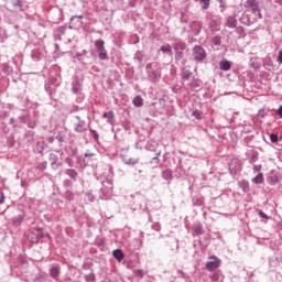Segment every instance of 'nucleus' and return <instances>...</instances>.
<instances>
[{
    "label": "nucleus",
    "mask_w": 282,
    "mask_h": 282,
    "mask_svg": "<svg viewBox=\"0 0 282 282\" xmlns=\"http://www.w3.org/2000/svg\"><path fill=\"white\" fill-rule=\"evenodd\" d=\"M261 169H262L261 164L253 165V171H261Z\"/></svg>",
    "instance_id": "obj_47"
},
{
    "label": "nucleus",
    "mask_w": 282,
    "mask_h": 282,
    "mask_svg": "<svg viewBox=\"0 0 282 282\" xmlns=\"http://www.w3.org/2000/svg\"><path fill=\"white\" fill-rule=\"evenodd\" d=\"M221 36L217 35V36H214L212 39V47H214V50H220L221 47Z\"/></svg>",
    "instance_id": "obj_12"
},
{
    "label": "nucleus",
    "mask_w": 282,
    "mask_h": 282,
    "mask_svg": "<svg viewBox=\"0 0 282 282\" xmlns=\"http://www.w3.org/2000/svg\"><path fill=\"white\" fill-rule=\"evenodd\" d=\"M184 57V50H180L177 54H175V59L181 61Z\"/></svg>",
    "instance_id": "obj_36"
},
{
    "label": "nucleus",
    "mask_w": 282,
    "mask_h": 282,
    "mask_svg": "<svg viewBox=\"0 0 282 282\" xmlns=\"http://www.w3.org/2000/svg\"><path fill=\"white\" fill-rule=\"evenodd\" d=\"M276 113L280 118H282V105L279 107V109L276 110Z\"/></svg>",
    "instance_id": "obj_48"
},
{
    "label": "nucleus",
    "mask_w": 282,
    "mask_h": 282,
    "mask_svg": "<svg viewBox=\"0 0 282 282\" xmlns=\"http://www.w3.org/2000/svg\"><path fill=\"white\" fill-rule=\"evenodd\" d=\"M90 133L93 134V138L98 141L99 140V133L96 131V129H89Z\"/></svg>",
    "instance_id": "obj_35"
},
{
    "label": "nucleus",
    "mask_w": 282,
    "mask_h": 282,
    "mask_svg": "<svg viewBox=\"0 0 282 282\" xmlns=\"http://www.w3.org/2000/svg\"><path fill=\"white\" fill-rule=\"evenodd\" d=\"M192 28H195L196 29L195 32L198 33L202 30V23H199V21H194L192 23Z\"/></svg>",
    "instance_id": "obj_27"
},
{
    "label": "nucleus",
    "mask_w": 282,
    "mask_h": 282,
    "mask_svg": "<svg viewBox=\"0 0 282 282\" xmlns=\"http://www.w3.org/2000/svg\"><path fill=\"white\" fill-rule=\"evenodd\" d=\"M252 182L254 184H262V182H264V175L263 173H258L253 178Z\"/></svg>",
    "instance_id": "obj_16"
},
{
    "label": "nucleus",
    "mask_w": 282,
    "mask_h": 282,
    "mask_svg": "<svg viewBox=\"0 0 282 282\" xmlns=\"http://www.w3.org/2000/svg\"><path fill=\"white\" fill-rule=\"evenodd\" d=\"M234 167V162H231V164H229V169H232Z\"/></svg>",
    "instance_id": "obj_55"
},
{
    "label": "nucleus",
    "mask_w": 282,
    "mask_h": 282,
    "mask_svg": "<svg viewBox=\"0 0 282 282\" xmlns=\"http://www.w3.org/2000/svg\"><path fill=\"white\" fill-rule=\"evenodd\" d=\"M95 48L100 61L109 59V54L105 47V41H102V39H98L97 41H95Z\"/></svg>",
    "instance_id": "obj_4"
},
{
    "label": "nucleus",
    "mask_w": 282,
    "mask_h": 282,
    "mask_svg": "<svg viewBox=\"0 0 282 282\" xmlns=\"http://www.w3.org/2000/svg\"><path fill=\"white\" fill-rule=\"evenodd\" d=\"M271 142H279V135L278 133H271L270 134Z\"/></svg>",
    "instance_id": "obj_37"
},
{
    "label": "nucleus",
    "mask_w": 282,
    "mask_h": 282,
    "mask_svg": "<svg viewBox=\"0 0 282 282\" xmlns=\"http://www.w3.org/2000/svg\"><path fill=\"white\" fill-rule=\"evenodd\" d=\"M259 216L263 219H269V215H267V213H264L263 210H259Z\"/></svg>",
    "instance_id": "obj_41"
},
{
    "label": "nucleus",
    "mask_w": 282,
    "mask_h": 282,
    "mask_svg": "<svg viewBox=\"0 0 282 282\" xmlns=\"http://www.w3.org/2000/svg\"><path fill=\"white\" fill-rule=\"evenodd\" d=\"M6 202V195L3 192L0 194V204H3Z\"/></svg>",
    "instance_id": "obj_45"
},
{
    "label": "nucleus",
    "mask_w": 282,
    "mask_h": 282,
    "mask_svg": "<svg viewBox=\"0 0 282 282\" xmlns=\"http://www.w3.org/2000/svg\"><path fill=\"white\" fill-rule=\"evenodd\" d=\"M86 281H94L96 279L94 272H90L89 274L85 275Z\"/></svg>",
    "instance_id": "obj_38"
},
{
    "label": "nucleus",
    "mask_w": 282,
    "mask_h": 282,
    "mask_svg": "<svg viewBox=\"0 0 282 282\" xmlns=\"http://www.w3.org/2000/svg\"><path fill=\"white\" fill-rule=\"evenodd\" d=\"M173 47L175 54H177V52H180L181 50H186V43L184 41H181L180 39H176L175 42L173 43Z\"/></svg>",
    "instance_id": "obj_10"
},
{
    "label": "nucleus",
    "mask_w": 282,
    "mask_h": 282,
    "mask_svg": "<svg viewBox=\"0 0 282 282\" xmlns=\"http://www.w3.org/2000/svg\"><path fill=\"white\" fill-rule=\"evenodd\" d=\"M66 174L73 180H76L78 177V173L75 169H67Z\"/></svg>",
    "instance_id": "obj_20"
},
{
    "label": "nucleus",
    "mask_w": 282,
    "mask_h": 282,
    "mask_svg": "<svg viewBox=\"0 0 282 282\" xmlns=\"http://www.w3.org/2000/svg\"><path fill=\"white\" fill-rule=\"evenodd\" d=\"M209 28H212V30H216V32H218L220 30L219 23H217V21H215V20H212L209 22Z\"/></svg>",
    "instance_id": "obj_23"
},
{
    "label": "nucleus",
    "mask_w": 282,
    "mask_h": 282,
    "mask_svg": "<svg viewBox=\"0 0 282 282\" xmlns=\"http://www.w3.org/2000/svg\"><path fill=\"white\" fill-rule=\"evenodd\" d=\"M28 127H30L31 129H34L36 127V122H29Z\"/></svg>",
    "instance_id": "obj_49"
},
{
    "label": "nucleus",
    "mask_w": 282,
    "mask_h": 282,
    "mask_svg": "<svg viewBox=\"0 0 282 282\" xmlns=\"http://www.w3.org/2000/svg\"><path fill=\"white\" fill-rule=\"evenodd\" d=\"M162 175H163L164 180H171L172 171H170V169H167L166 171L162 172Z\"/></svg>",
    "instance_id": "obj_31"
},
{
    "label": "nucleus",
    "mask_w": 282,
    "mask_h": 282,
    "mask_svg": "<svg viewBox=\"0 0 282 282\" xmlns=\"http://www.w3.org/2000/svg\"><path fill=\"white\" fill-rule=\"evenodd\" d=\"M147 78L150 83H159L162 78V67L159 63H148L145 65Z\"/></svg>",
    "instance_id": "obj_1"
},
{
    "label": "nucleus",
    "mask_w": 282,
    "mask_h": 282,
    "mask_svg": "<svg viewBox=\"0 0 282 282\" xmlns=\"http://www.w3.org/2000/svg\"><path fill=\"white\" fill-rule=\"evenodd\" d=\"M74 19H76V17H72V21H74Z\"/></svg>",
    "instance_id": "obj_58"
},
{
    "label": "nucleus",
    "mask_w": 282,
    "mask_h": 282,
    "mask_svg": "<svg viewBox=\"0 0 282 282\" xmlns=\"http://www.w3.org/2000/svg\"><path fill=\"white\" fill-rule=\"evenodd\" d=\"M161 52H163V54H172L173 50H172V46L171 45H164L163 47H161Z\"/></svg>",
    "instance_id": "obj_29"
},
{
    "label": "nucleus",
    "mask_w": 282,
    "mask_h": 282,
    "mask_svg": "<svg viewBox=\"0 0 282 282\" xmlns=\"http://www.w3.org/2000/svg\"><path fill=\"white\" fill-rule=\"evenodd\" d=\"M240 187L242 188V191H245V193H247V191H249V182H247L246 180L240 182Z\"/></svg>",
    "instance_id": "obj_32"
},
{
    "label": "nucleus",
    "mask_w": 282,
    "mask_h": 282,
    "mask_svg": "<svg viewBox=\"0 0 282 282\" xmlns=\"http://www.w3.org/2000/svg\"><path fill=\"white\" fill-rule=\"evenodd\" d=\"M262 64H263V59H262V58L252 57V58H250V61H249V65H250V67H252L253 69H261Z\"/></svg>",
    "instance_id": "obj_9"
},
{
    "label": "nucleus",
    "mask_w": 282,
    "mask_h": 282,
    "mask_svg": "<svg viewBox=\"0 0 282 282\" xmlns=\"http://www.w3.org/2000/svg\"><path fill=\"white\" fill-rule=\"evenodd\" d=\"M257 160H258L257 155H252V156L250 158V162H251V163L257 162Z\"/></svg>",
    "instance_id": "obj_51"
},
{
    "label": "nucleus",
    "mask_w": 282,
    "mask_h": 282,
    "mask_svg": "<svg viewBox=\"0 0 282 282\" xmlns=\"http://www.w3.org/2000/svg\"><path fill=\"white\" fill-rule=\"evenodd\" d=\"M104 118H107L108 122H113V118H115L113 111H105Z\"/></svg>",
    "instance_id": "obj_21"
},
{
    "label": "nucleus",
    "mask_w": 282,
    "mask_h": 282,
    "mask_svg": "<svg viewBox=\"0 0 282 282\" xmlns=\"http://www.w3.org/2000/svg\"><path fill=\"white\" fill-rule=\"evenodd\" d=\"M133 274H134V276H139L140 279H143V276H144V272H143V270L140 269V268L134 269V270H133Z\"/></svg>",
    "instance_id": "obj_25"
},
{
    "label": "nucleus",
    "mask_w": 282,
    "mask_h": 282,
    "mask_svg": "<svg viewBox=\"0 0 282 282\" xmlns=\"http://www.w3.org/2000/svg\"><path fill=\"white\" fill-rule=\"evenodd\" d=\"M78 19H83V14H79Z\"/></svg>",
    "instance_id": "obj_57"
},
{
    "label": "nucleus",
    "mask_w": 282,
    "mask_h": 282,
    "mask_svg": "<svg viewBox=\"0 0 282 282\" xmlns=\"http://www.w3.org/2000/svg\"><path fill=\"white\" fill-rule=\"evenodd\" d=\"M212 281L214 282H223L224 281V274L223 272H214V274H212Z\"/></svg>",
    "instance_id": "obj_15"
},
{
    "label": "nucleus",
    "mask_w": 282,
    "mask_h": 282,
    "mask_svg": "<svg viewBox=\"0 0 282 282\" xmlns=\"http://www.w3.org/2000/svg\"><path fill=\"white\" fill-rule=\"evenodd\" d=\"M35 234H36L37 237H40L41 239L44 237L43 230H36Z\"/></svg>",
    "instance_id": "obj_46"
},
{
    "label": "nucleus",
    "mask_w": 282,
    "mask_h": 282,
    "mask_svg": "<svg viewBox=\"0 0 282 282\" xmlns=\"http://www.w3.org/2000/svg\"><path fill=\"white\" fill-rule=\"evenodd\" d=\"M241 170V164H239V162H238V171H240Z\"/></svg>",
    "instance_id": "obj_56"
},
{
    "label": "nucleus",
    "mask_w": 282,
    "mask_h": 282,
    "mask_svg": "<svg viewBox=\"0 0 282 282\" xmlns=\"http://www.w3.org/2000/svg\"><path fill=\"white\" fill-rule=\"evenodd\" d=\"M237 24H238V21H237V19H235V17H229V18L227 19V25H228V28H236Z\"/></svg>",
    "instance_id": "obj_18"
},
{
    "label": "nucleus",
    "mask_w": 282,
    "mask_h": 282,
    "mask_svg": "<svg viewBox=\"0 0 282 282\" xmlns=\"http://www.w3.org/2000/svg\"><path fill=\"white\" fill-rule=\"evenodd\" d=\"M278 63L282 65V50L278 53Z\"/></svg>",
    "instance_id": "obj_43"
},
{
    "label": "nucleus",
    "mask_w": 282,
    "mask_h": 282,
    "mask_svg": "<svg viewBox=\"0 0 282 282\" xmlns=\"http://www.w3.org/2000/svg\"><path fill=\"white\" fill-rule=\"evenodd\" d=\"M65 162H66V164H68V166H74V162H73L72 158H66Z\"/></svg>",
    "instance_id": "obj_42"
},
{
    "label": "nucleus",
    "mask_w": 282,
    "mask_h": 282,
    "mask_svg": "<svg viewBox=\"0 0 282 282\" xmlns=\"http://www.w3.org/2000/svg\"><path fill=\"white\" fill-rule=\"evenodd\" d=\"M12 6H13L14 8H20V10H22V9H23V1H22V0L13 1V2H12Z\"/></svg>",
    "instance_id": "obj_34"
},
{
    "label": "nucleus",
    "mask_w": 282,
    "mask_h": 282,
    "mask_svg": "<svg viewBox=\"0 0 282 282\" xmlns=\"http://www.w3.org/2000/svg\"><path fill=\"white\" fill-rule=\"evenodd\" d=\"M126 164H137L138 160L135 158H123Z\"/></svg>",
    "instance_id": "obj_28"
},
{
    "label": "nucleus",
    "mask_w": 282,
    "mask_h": 282,
    "mask_svg": "<svg viewBox=\"0 0 282 282\" xmlns=\"http://www.w3.org/2000/svg\"><path fill=\"white\" fill-rule=\"evenodd\" d=\"M22 219H23L22 215H18L17 217H13V224L15 226H19L20 224H22Z\"/></svg>",
    "instance_id": "obj_33"
},
{
    "label": "nucleus",
    "mask_w": 282,
    "mask_h": 282,
    "mask_svg": "<svg viewBox=\"0 0 282 282\" xmlns=\"http://www.w3.org/2000/svg\"><path fill=\"white\" fill-rule=\"evenodd\" d=\"M134 107H142L143 106V98L141 96H134L132 99Z\"/></svg>",
    "instance_id": "obj_17"
},
{
    "label": "nucleus",
    "mask_w": 282,
    "mask_h": 282,
    "mask_svg": "<svg viewBox=\"0 0 282 282\" xmlns=\"http://www.w3.org/2000/svg\"><path fill=\"white\" fill-rule=\"evenodd\" d=\"M219 66L223 72H229V69H231L230 61H220Z\"/></svg>",
    "instance_id": "obj_13"
},
{
    "label": "nucleus",
    "mask_w": 282,
    "mask_h": 282,
    "mask_svg": "<svg viewBox=\"0 0 282 282\" xmlns=\"http://www.w3.org/2000/svg\"><path fill=\"white\" fill-rule=\"evenodd\" d=\"M199 4L203 8V10H208L210 0H199Z\"/></svg>",
    "instance_id": "obj_24"
},
{
    "label": "nucleus",
    "mask_w": 282,
    "mask_h": 282,
    "mask_svg": "<svg viewBox=\"0 0 282 282\" xmlns=\"http://www.w3.org/2000/svg\"><path fill=\"white\" fill-rule=\"evenodd\" d=\"M76 120H78V122H76L75 124V131L77 133H84L85 131H87V124L85 120H82L80 116H76Z\"/></svg>",
    "instance_id": "obj_6"
},
{
    "label": "nucleus",
    "mask_w": 282,
    "mask_h": 282,
    "mask_svg": "<svg viewBox=\"0 0 282 282\" xmlns=\"http://www.w3.org/2000/svg\"><path fill=\"white\" fill-rule=\"evenodd\" d=\"M203 234V226L200 224H196V226H194V230H193V235H202Z\"/></svg>",
    "instance_id": "obj_22"
},
{
    "label": "nucleus",
    "mask_w": 282,
    "mask_h": 282,
    "mask_svg": "<svg viewBox=\"0 0 282 282\" xmlns=\"http://www.w3.org/2000/svg\"><path fill=\"white\" fill-rule=\"evenodd\" d=\"M245 8L247 10H250L253 14V18L250 23H254V21H258L259 19H262L261 8H260V1L259 0H247L245 2Z\"/></svg>",
    "instance_id": "obj_2"
},
{
    "label": "nucleus",
    "mask_w": 282,
    "mask_h": 282,
    "mask_svg": "<svg viewBox=\"0 0 282 282\" xmlns=\"http://www.w3.org/2000/svg\"><path fill=\"white\" fill-rule=\"evenodd\" d=\"M50 274L51 276H53V279L58 281V276L61 274V265H52V268L50 269Z\"/></svg>",
    "instance_id": "obj_11"
},
{
    "label": "nucleus",
    "mask_w": 282,
    "mask_h": 282,
    "mask_svg": "<svg viewBox=\"0 0 282 282\" xmlns=\"http://www.w3.org/2000/svg\"><path fill=\"white\" fill-rule=\"evenodd\" d=\"M112 254H113L115 259H117L118 261H122V259H124V252L119 248L113 250Z\"/></svg>",
    "instance_id": "obj_14"
},
{
    "label": "nucleus",
    "mask_w": 282,
    "mask_h": 282,
    "mask_svg": "<svg viewBox=\"0 0 282 282\" xmlns=\"http://www.w3.org/2000/svg\"><path fill=\"white\" fill-rule=\"evenodd\" d=\"M220 261L218 257H210L209 261L206 263L207 270H215L216 268H219Z\"/></svg>",
    "instance_id": "obj_8"
},
{
    "label": "nucleus",
    "mask_w": 282,
    "mask_h": 282,
    "mask_svg": "<svg viewBox=\"0 0 282 282\" xmlns=\"http://www.w3.org/2000/svg\"><path fill=\"white\" fill-rule=\"evenodd\" d=\"M91 155H94V153H85L86 158H91Z\"/></svg>",
    "instance_id": "obj_52"
},
{
    "label": "nucleus",
    "mask_w": 282,
    "mask_h": 282,
    "mask_svg": "<svg viewBox=\"0 0 282 282\" xmlns=\"http://www.w3.org/2000/svg\"><path fill=\"white\" fill-rule=\"evenodd\" d=\"M48 160L51 162L52 169L55 171L58 169V166H62L63 162L58 160V155L56 153H50Z\"/></svg>",
    "instance_id": "obj_7"
},
{
    "label": "nucleus",
    "mask_w": 282,
    "mask_h": 282,
    "mask_svg": "<svg viewBox=\"0 0 282 282\" xmlns=\"http://www.w3.org/2000/svg\"><path fill=\"white\" fill-rule=\"evenodd\" d=\"M102 186L100 188V197L101 199H110L113 193V180L111 177H106L101 182Z\"/></svg>",
    "instance_id": "obj_3"
},
{
    "label": "nucleus",
    "mask_w": 282,
    "mask_h": 282,
    "mask_svg": "<svg viewBox=\"0 0 282 282\" xmlns=\"http://www.w3.org/2000/svg\"><path fill=\"white\" fill-rule=\"evenodd\" d=\"M132 7L135 4V3H130Z\"/></svg>",
    "instance_id": "obj_59"
},
{
    "label": "nucleus",
    "mask_w": 282,
    "mask_h": 282,
    "mask_svg": "<svg viewBox=\"0 0 282 282\" xmlns=\"http://www.w3.org/2000/svg\"><path fill=\"white\" fill-rule=\"evenodd\" d=\"M265 69H271V63H263Z\"/></svg>",
    "instance_id": "obj_50"
},
{
    "label": "nucleus",
    "mask_w": 282,
    "mask_h": 282,
    "mask_svg": "<svg viewBox=\"0 0 282 282\" xmlns=\"http://www.w3.org/2000/svg\"><path fill=\"white\" fill-rule=\"evenodd\" d=\"M36 169H39V171H45L47 169V162H39Z\"/></svg>",
    "instance_id": "obj_30"
},
{
    "label": "nucleus",
    "mask_w": 282,
    "mask_h": 282,
    "mask_svg": "<svg viewBox=\"0 0 282 282\" xmlns=\"http://www.w3.org/2000/svg\"><path fill=\"white\" fill-rule=\"evenodd\" d=\"M275 3H279V6H282V0H275Z\"/></svg>",
    "instance_id": "obj_53"
},
{
    "label": "nucleus",
    "mask_w": 282,
    "mask_h": 282,
    "mask_svg": "<svg viewBox=\"0 0 282 282\" xmlns=\"http://www.w3.org/2000/svg\"><path fill=\"white\" fill-rule=\"evenodd\" d=\"M218 3H219L220 11L224 12L225 6H226L225 1L224 0H218Z\"/></svg>",
    "instance_id": "obj_39"
},
{
    "label": "nucleus",
    "mask_w": 282,
    "mask_h": 282,
    "mask_svg": "<svg viewBox=\"0 0 282 282\" xmlns=\"http://www.w3.org/2000/svg\"><path fill=\"white\" fill-rule=\"evenodd\" d=\"M193 115H194L197 119L203 118V113H202V111H199V110L194 111Z\"/></svg>",
    "instance_id": "obj_40"
},
{
    "label": "nucleus",
    "mask_w": 282,
    "mask_h": 282,
    "mask_svg": "<svg viewBox=\"0 0 282 282\" xmlns=\"http://www.w3.org/2000/svg\"><path fill=\"white\" fill-rule=\"evenodd\" d=\"M159 155H161V152H158L156 158H153V160H158Z\"/></svg>",
    "instance_id": "obj_54"
},
{
    "label": "nucleus",
    "mask_w": 282,
    "mask_h": 282,
    "mask_svg": "<svg viewBox=\"0 0 282 282\" xmlns=\"http://www.w3.org/2000/svg\"><path fill=\"white\" fill-rule=\"evenodd\" d=\"M192 72H191V69H188L187 67H184L183 69H182V76H183V78L185 79V80H188L189 78H191V76H192Z\"/></svg>",
    "instance_id": "obj_19"
},
{
    "label": "nucleus",
    "mask_w": 282,
    "mask_h": 282,
    "mask_svg": "<svg viewBox=\"0 0 282 282\" xmlns=\"http://www.w3.org/2000/svg\"><path fill=\"white\" fill-rule=\"evenodd\" d=\"M86 196L89 199V202H94L95 197H94L93 193H86Z\"/></svg>",
    "instance_id": "obj_44"
},
{
    "label": "nucleus",
    "mask_w": 282,
    "mask_h": 282,
    "mask_svg": "<svg viewBox=\"0 0 282 282\" xmlns=\"http://www.w3.org/2000/svg\"><path fill=\"white\" fill-rule=\"evenodd\" d=\"M193 56H194V61H196V63H202L203 61H205L207 54H206V50H204V47H202V45H195L193 47Z\"/></svg>",
    "instance_id": "obj_5"
},
{
    "label": "nucleus",
    "mask_w": 282,
    "mask_h": 282,
    "mask_svg": "<svg viewBox=\"0 0 282 282\" xmlns=\"http://www.w3.org/2000/svg\"><path fill=\"white\" fill-rule=\"evenodd\" d=\"M73 91L75 94H77L78 91H80V83H78V80H74L73 82Z\"/></svg>",
    "instance_id": "obj_26"
}]
</instances>
